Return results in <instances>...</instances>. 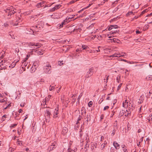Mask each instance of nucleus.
Here are the masks:
<instances>
[{"label": "nucleus", "instance_id": "nucleus-1", "mask_svg": "<svg viewBox=\"0 0 152 152\" xmlns=\"http://www.w3.org/2000/svg\"><path fill=\"white\" fill-rule=\"evenodd\" d=\"M23 46L24 47H28V46L32 48H36L37 49L39 47H40L42 45L39 43H34V42H30L29 43L23 42L22 43Z\"/></svg>", "mask_w": 152, "mask_h": 152}, {"label": "nucleus", "instance_id": "nucleus-2", "mask_svg": "<svg viewBox=\"0 0 152 152\" xmlns=\"http://www.w3.org/2000/svg\"><path fill=\"white\" fill-rule=\"evenodd\" d=\"M15 9H13L12 7H8L5 11L7 13L8 16H11V15L14 14L16 12Z\"/></svg>", "mask_w": 152, "mask_h": 152}, {"label": "nucleus", "instance_id": "nucleus-3", "mask_svg": "<svg viewBox=\"0 0 152 152\" xmlns=\"http://www.w3.org/2000/svg\"><path fill=\"white\" fill-rule=\"evenodd\" d=\"M51 66L49 64H48L44 66V72L45 73L50 74L51 72Z\"/></svg>", "mask_w": 152, "mask_h": 152}, {"label": "nucleus", "instance_id": "nucleus-4", "mask_svg": "<svg viewBox=\"0 0 152 152\" xmlns=\"http://www.w3.org/2000/svg\"><path fill=\"white\" fill-rule=\"evenodd\" d=\"M23 19L19 17H17L16 19V22H15L14 21H11L10 22V23L11 25H13V26H17L18 24V23L22 21Z\"/></svg>", "mask_w": 152, "mask_h": 152}, {"label": "nucleus", "instance_id": "nucleus-5", "mask_svg": "<svg viewBox=\"0 0 152 152\" xmlns=\"http://www.w3.org/2000/svg\"><path fill=\"white\" fill-rule=\"evenodd\" d=\"M93 67L89 69L88 71L86 73V75L85 76V77L88 78L90 77L93 74Z\"/></svg>", "mask_w": 152, "mask_h": 152}, {"label": "nucleus", "instance_id": "nucleus-6", "mask_svg": "<svg viewBox=\"0 0 152 152\" xmlns=\"http://www.w3.org/2000/svg\"><path fill=\"white\" fill-rule=\"evenodd\" d=\"M56 146V142H54L52 144V145L50 146L48 149V151H50L52 150H53L54 149Z\"/></svg>", "mask_w": 152, "mask_h": 152}, {"label": "nucleus", "instance_id": "nucleus-7", "mask_svg": "<svg viewBox=\"0 0 152 152\" xmlns=\"http://www.w3.org/2000/svg\"><path fill=\"white\" fill-rule=\"evenodd\" d=\"M61 7V5L60 4L56 5L54 7L52 8L50 10L51 12H53L55 10H56L59 8Z\"/></svg>", "mask_w": 152, "mask_h": 152}, {"label": "nucleus", "instance_id": "nucleus-8", "mask_svg": "<svg viewBox=\"0 0 152 152\" xmlns=\"http://www.w3.org/2000/svg\"><path fill=\"white\" fill-rule=\"evenodd\" d=\"M34 48H33L32 50H34V52L37 53L39 55H42L44 53V51L42 50L38 49L35 50V49H34Z\"/></svg>", "mask_w": 152, "mask_h": 152}, {"label": "nucleus", "instance_id": "nucleus-9", "mask_svg": "<svg viewBox=\"0 0 152 152\" xmlns=\"http://www.w3.org/2000/svg\"><path fill=\"white\" fill-rule=\"evenodd\" d=\"M45 114L46 116V117L47 118L46 119V120L47 119H49L50 118V115H51L50 111L48 110H46L45 112Z\"/></svg>", "mask_w": 152, "mask_h": 152}, {"label": "nucleus", "instance_id": "nucleus-10", "mask_svg": "<svg viewBox=\"0 0 152 152\" xmlns=\"http://www.w3.org/2000/svg\"><path fill=\"white\" fill-rule=\"evenodd\" d=\"M110 42H114L115 43H119L120 42V41L119 39L115 38H113L112 39H110Z\"/></svg>", "mask_w": 152, "mask_h": 152}, {"label": "nucleus", "instance_id": "nucleus-11", "mask_svg": "<svg viewBox=\"0 0 152 152\" xmlns=\"http://www.w3.org/2000/svg\"><path fill=\"white\" fill-rule=\"evenodd\" d=\"M128 106V102L126 100H125L124 102H123V106L125 108H126Z\"/></svg>", "mask_w": 152, "mask_h": 152}, {"label": "nucleus", "instance_id": "nucleus-12", "mask_svg": "<svg viewBox=\"0 0 152 152\" xmlns=\"http://www.w3.org/2000/svg\"><path fill=\"white\" fill-rule=\"evenodd\" d=\"M58 108H57L56 109H55L54 111L53 114V117L54 118H56L57 117V115L58 114Z\"/></svg>", "mask_w": 152, "mask_h": 152}, {"label": "nucleus", "instance_id": "nucleus-13", "mask_svg": "<svg viewBox=\"0 0 152 152\" xmlns=\"http://www.w3.org/2000/svg\"><path fill=\"white\" fill-rule=\"evenodd\" d=\"M113 145L115 148L116 149H119L120 148L119 145L116 142H114Z\"/></svg>", "mask_w": 152, "mask_h": 152}, {"label": "nucleus", "instance_id": "nucleus-14", "mask_svg": "<svg viewBox=\"0 0 152 152\" xmlns=\"http://www.w3.org/2000/svg\"><path fill=\"white\" fill-rule=\"evenodd\" d=\"M45 3V1H42L40 3H38L36 5V7L37 8H39L41 7H42L44 5L43 4Z\"/></svg>", "mask_w": 152, "mask_h": 152}, {"label": "nucleus", "instance_id": "nucleus-15", "mask_svg": "<svg viewBox=\"0 0 152 152\" xmlns=\"http://www.w3.org/2000/svg\"><path fill=\"white\" fill-rule=\"evenodd\" d=\"M80 44L79 45H77V52L79 51L81 52L82 50V48L80 47Z\"/></svg>", "mask_w": 152, "mask_h": 152}, {"label": "nucleus", "instance_id": "nucleus-16", "mask_svg": "<svg viewBox=\"0 0 152 152\" xmlns=\"http://www.w3.org/2000/svg\"><path fill=\"white\" fill-rule=\"evenodd\" d=\"M1 64L2 66H3L4 65L7 66L8 63L7 62V61L6 59H4L3 60H1Z\"/></svg>", "mask_w": 152, "mask_h": 152}, {"label": "nucleus", "instance_id": "nucleus-17", "mask_svg": "<svg viewBox=\"0 0 152 152\" xmlns=\"http://www.w3.org/2000/svg\"><path fill=\"white\" fill-rule=\"evenodd\" d=\"M144 99V96L143 95L141 96L140 98L139 101L138 103L140 104L142 103Z\"/></svg>", "mask_w": 152, "mask_h": 152}, {"label": "nucleus", "instance_id": "nucleus-18", "mask_svg": "<svg viewBox=\"0 0 152 152\" xmlns=\"http://www.w3.org/2000/svg\"><path fill=\"white\" fill-rule=\"evenodd\" d=\"M68 132V129L66 127H64L62 131V134L63 135H65Z\"/></svg>", "mask_w": 152, "mask_h": 152}, {"label": "nucleus", "instance_id": "nucleus-19", "mask_svg": "<svg viewBox=\"0 0 152 152\" xmlns=\"http://www.w3.org/2000/svg\"><path fill=\"white\" fill-rule=\"evenodd\" d=\"M80 45L81 46L80 47H82V50H86L88 48H89L87 46H86L85 45H82V44H80Z\"/></svg>", "mask_w": 152, "mask_h": 152}, {"label": "nucleus", "instance_id": "nucleus-20", "mask_svg": "<svg viewBox=\"0 0 152 152\" xmlns=\"http://www.w3.org/2000/svg\"><path fill=\"white\" fill-rule=\"evenodd\" d=\"M88 142H89V141H88V140H86V144L85 145V151H86L87 150V149L86 148L87 146L88 145V147L89 146V145L88 144Z\"/></svg>", "mask_w": 152, "mask_h": 152}, {"label": "nucleus", "instance_id": "nucleus-21", "mask_svg": "<svg viewBox=\"0 0 152 152\" xmlns=\"http://www.w3.org/2000/svg\"><path fill=\"white\" fill-rule=\"evenodd\" d=\"M34 27H32L31 28L29 29V32H27V33L28 34H31L32 33H34V31H33V30H34L33 28Z\"/></svg>", "mask_w": 152, "mask_h": 152}, {"label": "nucleus", "instance_id": "nucleus-22", "mask_svg": "<svg viewBox=\"0 0 152 152\" xmlns=\"http://www.w3.org/2000/svg\"><path fill=\"white\" fill-rule=\"evenodd\" d=\"M51 96V95H49V96H48L47 97H46L45 98V104H46V102H48V101L50 99V98Z\"/></svg>", "mask_w": 152, "mask_h": 152}, {"label": "nucleus", "instance_id": "nucleus-23", "mask_svg": "<svg viewBox=\"0 0 152 152\" xmlns=\"http://www.w3.org/2000/svg\"><path fill=\"white\" fill-rule=\"evenodd\" d=\"M123 150L124 152H128L127 149L126 148L125 145H121Z\"/></svg>", "mask_w": 152, "mask_h": 152}, {"label": "nucleus", "instance_id": "nucleus-24", "mask_svg": "<svg viewBox=\"0 0 152 152\" xmlns=\"http://www.w3.org/2000/svg\"><path fill=\"white\" fill-rule=\"evenodd\" d=\"M18 62V61H17L16 62V63H15V62L12 63V64H11V65H10L9 66V67H11V68H12L14 67L16 65V63L17 62Z\"/></svg>", "mask_w": 152, "mask_h": 152}, {"label": "nucleus", "instance_id": "nucleus-25", "mask_svg": "<svg viewBox=\"0 0 152 152\" xmlns=\"http://www.w3.org/2000/svg\"><path fill=\"white\" fill-rule=\"evenodd\" d=\"M39 61H37L34 62L33 65H34L35 66H36V67H37L39 64Z\"/></svg>", "mask_w": 152, "mask_h": 152}, {"label": "nucleus", "instance_id": "nucleus-26", "mask_svg": "<svg viewBox=\"0 0 152 152\" xmlns=\"http://www.w3.org/2000/svg\"><path fill=\"white\" fill-rule=\"evenodd\" d=\"M130 105H129V112H131V111H132L133 110V108L132 106L131 105V106H130Z\"/></svg>", "mask_w": 152, "mask_h": 152}, {"label": "nucleus", "instance_id": "nucleus-27", "mask_svg": "<svg viewBox=\"0 0 152 152\" xmlns=\"http://www.w3.org/2000/svg\"><path fill=\"white\" fill-rule=\"evenodd\" d=\"M41 28V27L39 25H37V26H35L34 30L36 32V31H39L37 30V29H36V28H37V29L38 28Z\"/></svg>", "mask_w": 152, "mask_h": 152}, {"label": "nucleus", "instance_id": "nucleus-28", "mask_svg": "<svg viewBox=\"0 0 152 152\" xmlns=\"http://www.w3.org/2000/svg\"><path fill=\"white\" fill-rule=\"evenodd\" d=\"M124 114V110H122V111H121L119 114V116L121 117V116L123 115Z\"/></svg>", "mask_w": 152, "mask_h": 152}, {"label": "nucleus", "instance_id": "nucleus-29", "mask_svg": "<svg viewBox=\"0 0 152 152\" xmlns=\"http://www.w3.org/2000/svg\"><path fill=\"white\" fill-rule=\"evenodd\" d=\"M119 31V30H116V31H111L110 33L111 34H115L116 33H118V32Z\"/></svg>", "mask_w": 152, "mask_h": 152}, {"label": "nucleus", "instance_id": "nucleus-30", "mask_svg": "<svg viewBox=\"0 0 152 152\" xmlns=\"http://www.w3.org/2000/svg\"><path fill=\"white\" fill-rule=\"evenodd\" d=\"M86 118H87V120H86L87 122L88 121H90L91 120V117L90 115H87V117Z\"/></svg>", "mask_w": 152, "mask_h": 152}, {"label": "nucleus", "instance_id": "nucleus-31", "mask_svg": "<svg viewBox=\"0 0 152 152\" xmlns=\"http://www.w3.org/2000/svg\"><path fill=\"white\" fill-rule=\"evenodd\" d=\"M17 144L20 145H22V141H20L18 140L17 142Z\"/></svg>", "mask_w": 152, "mask_h": 152}, {"label": "nucleus", "instance_id": "nucleus-32", "mask_svg": "<svg viewBox=\"0 0 152 152\" xmlns=\"http://www.w3.org/2000/svg\"><path fill=\"white\" fill-rule=\"evenodd\" d=\"M85 15L84 13L83 14H82L81 15H78V14H77V19L78 18H80L81 17H82L83 16H84Z\"/></svg>", "mask_w": 152, "mask_h": 152}, {"label": "nucleus", "instance_id": "nucleus-33", "mask_svg": "<svg viewBox=\"0 0 152 152\" xmlns=\"http://www.w3.org/2000/svg\"><path fill=\"white\" fill-rule=\"evenodd\" d=\"M66 20H64L63 22H62L61 24H60V26L61 27H63V25H65V22H66Z\"/></svg>", "mask_w": 152, "mask_h": 152}, {"label": "nucleus", "instance_id": "nucleus-34", "mask_svg": "<svg viewBox=\"0 0 152 152\" xmlns=\"http://www.w3.org/2000/svg\"><path fill=\"white\" fill-rule=\"evenodd\" d=\"M115 54H116L115 55L116 56H115V57H121V54L120 53H115Z\"/></svg>", "mask_w": 152, "mask_h": 152}, {"label": "nucleus", "instance_id": "nucleus-35", "mask_svg": "<svg viewBox=\"0 0 152 152\" xmlns=\"http://www.w3.org/2000/svg\"><path fill=\"white\" fill-rule=\"evenodd\" d=\"M111 26L113 28H118V26L117 25H111Z\"/></svg>", "mask_w": 152, "mask_h": 152}, {"label": "nucleus", "instance_id": "nucleus-36", "mask_svg": "<svg viewBox=\"0 0 152 152\" xmlns=\"http://www.w3.org/2000/svg\"><path fill=\"white\" fill-rule=\"evenodd\" d=\"M144 135V131H143V136L141 137V138L140 139V141L141 142H142L143 141V139L144 138L143 136Z\"/></svg>", "mask_w": 152, "mask_h": 152}, {"label": "nucleus", "instance_id": "nucleus-37", "mask_svg": "<svg viewBox=\"0 0 152 152\" xmlns=\"http://www.w3.org/2000/svg\"><path fill=\"white\" fill-rule=\"evenodd\" d=\"M133 14V12L132 11H130L128 12L126 14V15L127 16H129V15L132 14Z\"/></svg>", "mask_w": 152, "mask_h": 152}, {"label": "nucleus", "instance_id": "nucleus-38", "mask_svg": "<svg viewBox=\"0 0 152 152\" xmlns=\"http://www.w3.org/2000/svg\"><path fill=\"white\" fill-rule=\"evenodd\" d=\"M115 129H114L113 130L111 134V136H113V135L115 134Z\"/></svg>", "mask_w": 152, "mask_h": 152}, {"label": "nucleus", "instance_id": "nucleus-39", "mask_svg": "<svg viewBox=\"0 0 152 152\" xmlns=\"http://www.w3.org/2000/svg\"><path fill=\"white\" fill-rule=\"evenodd\" d=\"M92 105V102L91 101H90L88 103V106L90 107Z\"/></svg>", "mask_w": 152, "mask_h": 152}, {"label": "nucleus", "instance_id": "nucleus-40", "mask_svg": "<svg viewBox=\"0 0 152 152\" xmlns=\"http://www.w3.org/2000/svg\"><path fill=\"white\" fill-rule=\"evenodd\" d=\"M54 89V87L53 86H50V87L49 88V90L50 91H52Z\"/></svg>", "mask_w": 152, "mask_h": 152}, {"label": "nucleus", "instance_id": "nucleus-41", "mask_svg": "<svg viewBox=\"0 0 152 152\" xmlns=\"http://www.w3.org/2000/svg\"><path fill=\"white\" fill-rule=\"evenodd\" d=\"M22 64L24 66H26L27 63L26 61H22Z\"/></svg>", "mask_w": 152, "mask_h": 152}, {"label": "nucleus", "instance_id": "nucleus-42", "mask_svg": "<svg viewBox=\"0 0 152 152\" xmlns=\"http://www.w3.org/2000/svg\"><path fill=\"white\" fill-rule=\"evenodd\" d=\"M63 61H58V64L60 65V66H61V65H62L63 64Z\"/></svg>", "mask_w": 152, "mask_h": 152}, {"label": "nucleus", "instance_id": "nucleus-43", "mask_svg": "<svg viewBox=\"0 0 152 152\" xmlns=\"http://www.w3.org/2000/svg\"><path fill=\"white\" fill-rule=\"evenodd\" d=\"M5 99H1L0 100V102L2 103L4 102H6V101L5 100Z\"/></svg>", "mask_w": 152, "mask_h": 152}, {"label": "nucleus", "instance_id": "nucleus-44", "mask_svg": "<svg viewBox=\"0 0 152 152\" xmlns=\"http://www.w3.org/2000/svg\"><path fill=\"white\" fill-rule=\"evenodd\" d=\"M109 107L108 106H105L104 108V110H105L109 109Z\"/></svg>", "mask_w": 152, "mask_h": 152}, {"label": "nucleus", "instance_id": "nucleus-45", "mask_svg": "<svg viewBox=\"0 0 152 152\" xmlns=\"http://www.w3.org/2000/svg\"><path fill=\"white\" fill-rule=\"evenodd\" d=\"M104 117V115L103 114H102L101 115L100 117V120L101 121L103 119V117Z\"/></svg>", "mask_w": 152, "mask_h": 152}, {"label": "nucleus", "instance_id": "nucleus-46", "mask_svg": "<svg viewBox=\"0 0 152 152\" xmlns=\"http://www.w3.org/2000/svg\"><path fill=\"white\" fill-rule=\"evenodd\" d=\"M4 26L5 27H7L8 26V22H6V23H5L4 24Z\"/></svg>", "mask_w": 152, "mask_h": 152}, {"label": "nucleus", "instance_id": "nucleus-47", "mask_svg": "<svg viewBox=\"0 0 152 152\" xmlns=\"http://www.w3.org/2000/svg\"><path fill=\"white\" fill-rule=\"evenodd\" d=\"M122 83H121L118 86V89H117L118 90H119L120 89V88L122 86Z\"/></svg>", "mask_w": 152, "mask_h": 152}, {"label": "nucleus", "instance_id": "nucleus-48", "mask_svg": "<svg viewBox=\"0 0 152 152\" xmlns=\"http://www.w3.org/2000/svg\"><path fill=\"white\" fill-rule=\"evenodd\" d=\"M120 76H119L118 77H117V82L119 83V80L120 79Z\"/></svg>", "mask_w": 152, "mask_h": 152}, {"label": "nucleus", "instance_id": "nucleus-49", "mask_svg": "<svg viewBox=\"0 0 152 152\" xmlns=\"http://www.w3.org/2000/svg\"><path fill=\"white\" fill-rule=\"evenodd\" d=\"M126 54L125 53H121V56H125Z\"/></svg>", "mask_w": 152, "mask_h": 152}, {"label": "nucleus", "instance_id": "nucleus-50", "mask_svg": "<svg viewBox=\"0 0 152 152\" xmlns=\"http://www.w3.org/2000/svg\"><path fill=\"white\" fill-rule=\"evenodd\" d=\"M140 141H137V144L138 146H140Z\"/></svg>", "mask_w": 152, "mask_h": 152}, {"label": "nucleus", "instance_id": "nucleus-51", "mask_svg": "<svg viewBox=\"0 0 152 152\" xmlns=\"http://www.w3.org/2000/svg\"><path fill=\"white\" fill-rule=\"evenodd\" d=\"M82 29L81 28H78V29L77 28V33L79 32H80L81 31Z\"/></svg>", "mask_w": 152, "mask_h": 152}, {"label": "nucleus", "instance_id": "nucleus-52", "mask_svg": "<svg viewBox=\"0 0 152 152\" xmlns=\"http://www.w3.org/2000/svg\"><path fill=\"white\" fill-rule=\"evenodd\" d=\"M112 28H113L112 27V26H111V25H110V26L108 28V30L109 31H110V30H111Z\"/></svg>", "mask_w": 152, "mask_h": 152}, {"label": "nucleus", "instance_id": "nucleus-53", "mask_svg": "<svg viewBox=\"0 0 152 152\" xmlns=\"http://www.w3.org/2000/svg\"><path fill=\"white\" fill-rule=\"evenodd\" d=\"M25 104V103H21L20 104V106L21 107H23L24 106Z\"/></svg>", "mask_w": 152, "mask_h": 152}, {"label": "nucleus", "instance_id": "nucleus-54", "mask_svg": "<svg viewBox=\"0 0 152 152\" xmlns=\"http://www.w3.org/2000/svg\"><path fill=\"white\" fill-rule=\"evenodd\" d=\"M127 63H129V64H134V63H135L134 62H132V61H127Z\"/></svg>", "mask_w": 152, "mask_h": 152}, {"label": "nucleus", "instance_id": "nucleus-55", "mask_svg": "<svg viewBox=\"0 0 152 152\" xmlns=\"http://www.w3.org/2000/svg\"><path fill=\"white\" fill-rule=\"evenodd\" d=\"M136 33L137 34H140V33H141V32L139 31L138 30H136Z\"/></svg>", "mask_w": 152, "mask_h": 152}, {"label": "nucleus", "instance_id": "nucleus-56", "mask_svg": "<svg viewBox=\"0 0 152 152\" xmlns=\"http://www.w3.org/2000/svg\"><path fill=\"white\" fill-rule=\"evenodd\" d=\"M16 125H17V124H12L11 125V127H14L15 126H16Z\"/></svg>", "mask_w": 152, "mask_h": 152}, {"label": "nucleus", "instance_id": "nucleus-57", "mask_svg": "<svg viewBox=\"0 0 152 152\" xmlns=\"http://www.w3.org/2000/svg\"><path fill=\"white\" fill-rule=\"evenodd\" d=\"M81 120V118L79 117L77 119V123H79L78 122L79 121H80Z\"/></svg>", "mask_w": 152, "mask_h": 152}, {"label": "nucleus", "instance_id": "nucleus-58", "mask_svg": "<svg viewBox=\"0 0 152 152\" xmlns=\"http://www.w3.org/2000/svg\"><path fill=\"white\" fill-rule=\"evenodd\" d=\"M82 96V95H80L79 96H78V98H77V99L78 100V102H79V100L80 99V98H81V97Z\"/></svg>", "mask_w": 152, "mask_h": 152}, {"label": "nucleus", "instance_id": "nucleus-59", "mask_svg": "<svg viewBox=\"0 0 152 152\" xmlns=\"http://www.w3.org/2000/svg\"><path fill=\"white\" fill-rule=\"evenodd\" d=\"M116 19V18H113V19H111V20H110V22H113V21H114Z\"/></svg>", "mask_w": 152, "mask_h": 152}, {"label": "nucleus", "instance_id": "nucleus-60", "mask_svg": "<svg viewBox=\"0 0 152 152\" xmlns=\"http://www.w3.org/2000/svg\"><path fill=\"white\" fill-rule=\"evenodd\" d=\"M147 10H144L142 12V14H144V13L147 12Z\"/></svg>", "mask_w": 152, "mask_h": 152}, {"label": "nucleus", "instance_id": "nucleus-61", "mask_svg": "<svg viewBox=\"0 0 152 152\" xmlns=\"http://www.w3.org/2000/svg\"><path fill=\"white\" fill-rule=\"evenodd\" d=\"M23 111V110L22 109H20L19 110V111H18V112L19 113H22Z\"/></svg>", "mask_w": 152, "mask_h": 152}, {"label": "nucleus", "instance_id": "nucleus-62", "mask_svg": "<svg viewBox=\"0 0 152 152\" xmlns=\"http://www.w3.org/2000/svg\"><path fill=\"white\" fill-rule=\"evenodd\" d=\"M107 84L105 85L104 88V90H106L107 88Z\"/></svg>", "mask_w": 152, "mask_h": 152}, {"label": "nucleus", "instance_id": "nucleus-63", "mask_svg": "<svg viewBox=\"0 0 152 152\" xmlns=\"http://www.w3.org/2000/svg\"><path fill=\"white\" fill-rule=\"evenodd\" d=\"M105 144H102L101 145L102 148H104V147H105Z\"/></svg>", "mask_w": 152, "mask_h": 152}, {"label": "nucleus", "instance_id": "nucleus-64", "mask_svg": "<svg viewBox=\"0 0 152 152\" xmlns=\"http://www.w3.org/2000/svg\"><path fill=\"white\" fill-rule=\"evenodd\" d=\"M116 54H114L112 55H111V56H110V57H115L116 56L115 55Z\"/></svg>", "mask_w": 152, "mask_h": 152}]
</instances>
